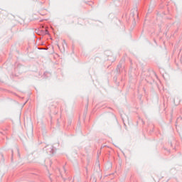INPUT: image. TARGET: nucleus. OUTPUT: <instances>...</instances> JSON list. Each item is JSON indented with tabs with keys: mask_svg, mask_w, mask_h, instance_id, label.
<instances>
[{
	"mask_svg": "<svg viewBox=\"0 0 182 182\" xmlns=\"http://www.w3.org/2000/svg\"><path fill=\"white\" fill-rule=\"evenodd\" d=\"M44 150L46 151L48 154H49V156H53V154L56 153V149L52 145L46 146Z\"/></svg>",
	"mask_w": 182,
	"mask_h": 182,
	"instance_id": "obj_1",
	"label": "nucleus"
},
{
	"mask_svg": "<svg viewBox=\"0 0 182 182\" xmlns=\"http://www.w3.org/2000/svg\"><path fill=\"white\" fill-rule=\"evenodd\" d=\"M49 76H50V73L48 72V71H46L44 73H43V77L45 79H48V77H49Z\"/></svg>",
	"mask_w": 182,
	"mask_h": 182,
	"instance_id": "obj_2",
	"label": "nucleus"
},
{
	"mask_svg": "<svg viewBox=\"0 0 182 182\" xmlns=\"http://www.w3.org/2000/svg\"><path fill=\"white\" fill-rule=\"evenodd\" d=\"M120 69H122V65L121 64L117 65V72H119V70H120Z\"/></svg>",
	"mask_w": 182,
	"mask_h": 182,
	"instance_id": "obj_3",
	"label": "nucleus"
},
{
	"mask_svg": "<svg viewBox=\"0 0 182 182\" xmlns=\"http://www.w3.org/2000/svg\"><path fill=\"white\" fill-rule=\"evenodd\" d=\"M14 159V150H11V160Z\"/></svg>",
	"mask_w": 182,
	"mask_h": 182,
	"instance_id": "obj_4",
	"label": "nucleus"
},
{
	"mask_svg": "<svg viewBox=\"0 0 182 182\" xmlns=\"http://www.w3.org/2000/svg\"><path fill=\"white\" fill-rule=\"evenodd\" d=\"M92 179H93V181H94V182H96V178H95V177H92V178H91V180H92Z\"/></svg>",
	"mask_w": 182,
	"mask_h": 182,
	"instance_id": "obj_5",
	"label": "nucleus"
},
{
	"mask_svg": "<svg viewBox=\"0 0 182 182\" xmlns=\"http://www.w3.org/2000/svg\"><path fill=\"white\" fill-rule=\"evenodd\" d=\"M42 49H44V50H48V49H46V48H38V50H42Z\"/></svg>",
	"mask_w": 182,
	"mask_h": 182,
	"instance_id": "obj_6",
	"label": "nucleus"
},
{
	"mask_svg": "<svg viewBox=\"0 0 182 182\" xmlns=\"http://www.w3.org/2000/svg\"><path fill=\"white\" fill-rule=\"evenodd\" d=\"M177 120H182V118H178Z\"/></svg>",
	"mask_w": 182,
	"mask_h": 182,
	"instance_id": "obj_7",
	"label": "nucleus"
},
{
	"mask_svg": "<svg viewBox=\"0 0 182 182\" xmlns=\"http://www.w3.org/2000/svg\"><path fill=\"white\" fill-rule=\"evenodd\" d=\"M63 180H64V181H66V178H64Z\"/></svg>",
	"mask_w": 182,
	"mask_h": 182,
	"instance_id": "obj_8",
	"label": "nucleus"
},
{
	"mask_svg": "<svg viewBox=\"0 0 182 182\" xmlns=\"http://www.w3.org/2000/svg\"><path fill=\"white\" fill-rule=\"evenodd\" d=\"M17 151L19 152V149H17Z\"/></svg>",
	"mask_w": 182,
	"mask_h": 182,
	"instance_id": "obj_9",
	"label": "nucleus"
},
{
	"mask_svg": "<svg viewBox=\"0 0 182 182\" xmlns=\"http://www.w3.org/2000/svg\"><path fill=\"white\" fill-rule=\"evenodd\" d=\"M0 83H1V80H0Z\"/></svg>",
	"mask_w": 182,
	"mask_h": 182,
	"instance_id": "obj_10",
	"label": "nucleus"
}]
</instances>
